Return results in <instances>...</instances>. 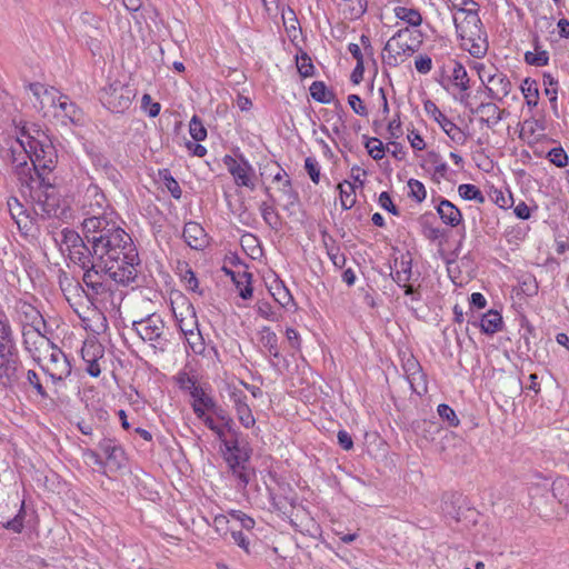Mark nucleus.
<instances>
[{
  "instance_id": "f257e3e1",
  "label": "nucleus",
  "mask_w": 569,
  "mask_h": 569,
  "mask_svg": "<svg viewBox=\"0 0 569 569\" xmlns=\"http://www.w3.org/2000/svg\"><path fill=\"white\" fill-rule=\"evenodd\" d=\"M30 90L40 103V109L52 108L53 117L61 124L79 126L83 123V112L70 98L61 93L58 89L47 88L41 83H31Z\"/></svg>"
},
{
  "instance_id": "f03ea898",
  "label": "nucleus",
  "mask_w": 569,
  "mask_h": 569,
  "mask_svg": "<svg viewBox=\"0 0 569 569\" xmlns=\"http://www.w3.org/2000/svg\"><path fill=\"white\" fill-rule=\"evenodd\" d=\"M19 368L11 326L7 319L0 318V389L11 387L18 381Z\"/></svg>"
},
{
  "instance_id": "7ed1b4c3",
  "label": "nucleus",
  "mask_w": 569,
  "mask_h": 569,
  "mask_svg": "<svg viewBox=\"0 0 569 569\" xmlns=\"http://www.w3.org/2000/svg\"><path fill=\"white\" fill-rule=\"evenodd\" d=\"M30 197L34 201V212L41 214L42 218L63 219L67 217V207L64 201L60 199L56 188L44 182V178H40L32 187H27Z\"/></svg>"
},
{
  "instance_id": "20e7f679",
  "label": "nucleus",
  "mask_w": 569,
  "mask_h": 569,
  "mask_svg": "<svg viewBox=\"0 0 569 569\" xmlns=\"http://www.w3.org/2000/svg\"><path fill=\"white\" fill-rule=\"evenodd\" d=\"M9 147L3 150V160L11 163L17 179L21 187H32V183L39 179L36 168L31 162V152L26 144L24 139H14L8 142Z\"/></svg>"
},
{
  "instance_id": "39448f33",
  "label": "nucleus",
  "mask_w": 569,
  "mask_h": 569,
  "mask_svg": "<svg viewBox=\"0 0 569 569\" xmlns=\"http://www.w3.org/2000/svg\"><path fill=\"white\" fill-rule=\"evenodd\" d=\"M223 459L239 480V486L244 489L250 482V468L248 462L251 457V448L247 443H240L238 439L223 440L221 448Z\"/></svg>"
},
{
  "instance_id": "423d86ee",
  "label": "nucleus",
  "mask_w": 569,
  "mask_h": 569,
  "mask_svg": "<svg viewBox=\"0 0 569 569\" xmlns=\"http://www.w3.org/2000/svg\"><path fill=\"white\" fill-rule=\"evenodd\" d=\"M173 380L182 392L189 393L192 398L191 408L197 418H203L206 409L216 408L214 399L199 385L197 376L181 370Z\"/></svg>"
},
{
  "instance_id": "0eeeda50",
  "label": "nucleus",
  "mask_w": 569,
  "mask_h": 569,
  "mask_svg": "<svg viewBox=\"0 0 569 569\" xmlns=\"http://www.w3.org/2000/svg\"><path fill=\"white\" fill-rule=\"evenodd\" d=\"M108 279L121 286H130L137 283L138 274L140 272L141 262L138 250L136 249V257L131 260L129 250H124L119 254V258L107 262Z\"/></svg>"
},
{
  "instance_id": "6e6552de",
  "label": "nucleus",
  "mask_w": 569,
  "mask_h": 569,
  "mask_svg": "<svg viewBox=\"0 0 569 569\" xmlns=\"http://www.w3.org/2000/svg\"><path fill=\"white\" fill-rule=\"evenodd\" d=\"M132 330L152 348L163 352L168 347L164 337V321L158 315H150L141 320L132 322Z\"/></svg>"
},
{
  "instance_id": "1a4fd4ad",
  "label": "nucleus",
  "mask_w": 569,
  "mask_h": 569,
  "mask_svg": "<svg viewBox=\"0 0 569 569\" xmlns=\"http://www.w3.org/2000/svg\"><path fill=\"white\" fill-rule=\"evenodd\" d=\"M98 243L92 246L94 249L96 259L103 262H111V260L119 258V254L124 250H129L131 260L136 257V246L132 238L127 232L111 234L108 239L96 240Z\"/></svg>"
},
{
  "instance_id": "9d476101",
  "label": "nucleus",
  "mask_w": 569,
  "mask_h": 569,
  "mask_svg": "<svg viewBox=\"0 0 569 569\" xmlns=\"http://www.w3.org/2000/svg\"><path fill=\"white\" fill-rule=\"evenodd\" d=\"M112 214L113 213L110 212L102 216H90L83 220L82 226L86 239L91 247L98 243L96 240L108 239L111 233L113 236L120 232H126L112 219Z\"/></svg>"
},
{
  "instance_id": "9b49d317",
  "label": "nucleus",
  "mask_w": 569,
  "mask_h": 569,
  "mask_svg": "<svg viewBox=\"0 0 569 569\" xmlns=\"http://www.w3.org/2000/svg\"><path fill=\"white\" fill-rule=\"evenodd\" d=\"M28 147L37 177L43 178L44 172H50L56 167L58 159L57 150L49 137H43L42 140L30 141Z\"/></svg>"
},
{
  "instance_id": "f8f14e48",
  "label": "nucleus",
  "mask_w": 569,
  "mask_h": 569,
  "mask_svg": "<svg viewBox=\"0 0 569 569\" xmlns=\"http://www.w3.org/2000/svg\"><path fill=\"white\" fill-rule=\"evenodd\" d=\"M107 266L108 263L97 259V262L89 264L86 269H82L84 271L82 280L86 287L90 290L89 292H86L89 300H93L98 296L110 292V288L106 282V278H108Z\"/></svg>"
},
{
  "instance_id": "ddd939ff",
  "label": "nucleus",
  "mask_w": 569,
  "mask_h": 569,
  "mask_svg": "<svg viewBox=\"0 0 569 569\" xmlns=\"http://www.w3.org/2000/svg\"><path fill=\"white\" fill-rule=\"evenodd\" d=\"M410 36L408 28L398 30L385 44L383 62L390 67L398 66L399 56H411L416 52L418 46L409 43L407 37Z\"/></svg>"
},
{
  "instance_id": "4468645a",
  "label": "nucleus",
  "mask_w": 569,
  "mask_h": 569,
  "mask_svg": "<svg viewBox=\"0 0 569 569\" xmlns=\"http://www.w3.org/2000/svg\"><path fill=\"white\" fill-rule=\"evenodd\" d=\"M40 328L34 325H24L22 328L23 346L38 363L54 347V343L41 333Z\"/></svg>"
},
{
  "instance_id": "2eb2a0df",
  "label": "nucleus",
  "mask_w": 569,
  "mask_h": 569,
  "mask_svg": "<svg viewBox=\"0 0 569 569\" xmlns=\"http://www.w3.org/2000/svg\"><path fill=\"white\" fill-rule=\"evenodd\" d=\"M100 101L112 112H123L131 106V90L120 82L110 83L101 90Z\"/></svg>"
},
{
  "instance_id": "dca6fc26",
  "label": "nucleus",
  "mask_w": 569,
  "mask_h": 569,
  "mask_svg": "<svg viewBox=\"0 0 569 569\" xmlns=\"http://www.w3.org/2000/svg\"><path fill=\"white\" fill-rule=\"evenodd\" d=\"M223 164L229 173L233 177L234 183L238 187H247L251 190L254 189L253 176L254 169L243 154L232 157L226 154L222 159Z\"/></svg>"
},
{
  "instance_id": "f3484780",
  "label": "nucleus",
  "mask_w": 569,
  "mask_h": 569,
  "mask_svg": "<svg viewBox=\"0 0 569 569\" xmlns=\"http://www.w3.org/2000/svg\"><path fill=\"white\" fill-rule=\"evenodd\" d=\"M50 363L41 367L53 383L64 381L71 375V363L64 352L54 346L48 353Z\"/></svg>"
},
{
  "instance_id": "a211bd4d",
  "label": "nucleus",
  "mask_w": 569,
  "mask_h": 569,
  "mask_svg": "<svg viewBox=\"0 0 569 569\" xmlns=\"http://www.w3.org/2000/svg\"><path fill=\"white\" fill-rule=\"evenodd\" d=\"M423 107L425 111L441 127L445 133L452 141L459 144H465L467 140L466 133L446 114H443L433 101L427 100Z\"/></svg>"
},
{
  "instance_id": "6ab92c4d",
  "label": "nucleus",
  "mask_w": 569,
  "mask_h": 569,
  "mask_svg": "<svg viewBox=\"0 0 569 569\" xmlns=\"http://www.w3.org/2000/svg\"><path fill=\"white\" fill-rule=\"evenodd\" d=\"M453 22L458 34L471 36L473 34L472 31L482 29L481 19L477 9L473 8H459L453 17Z\"/></svg>"
},
{
  "instance_id": "aec40b11",
  "label": "nucleus",
  "mask_w": 569,
  "mask_h": 569,
  "mask_svg": "<svg viewBox=\"0 0 569 569\" xmlns=\"http://www.w3.org/2000/svg\"><path fill=\"white\" fill-rule=\"evenodd\" d=\"M7 206L19 231L23 236H32L34 230V220L27 213L23 204L17 198L11 197L8 199Z\"/></svg>"
},
{
  "instance_id": "412c9836",
  "label": "nucleus",
  "mask_w": 569,
  "mask_h": 569,
  "mask_svg": "<svg viewBox=\"0 0 569 569\" xmlns=\"http://www.w3.org/2000/svg\"><path fill=\"white\" fill-rule=\"evenodd\" d=\"M172 311L182 333L190 332L191 329H198L199 323L196 309L189 300L183 298L177 307L172 306Z\"/></svg>"
},
{
  "instance_id": "4be33fe9",
  "label": "nucleus",
  "mask_w": 569,
  "mask_h": 569,
  "mask_svg": "<svg viewBox=\"0 0 569 569\" xmlns=\"http://www.w3.org/2000/svg\"><path fill=\"white\" fill-rule=\"evenodd\" d=\"M486 92L489 99L502 101L512 88L511 81L502 72H495L493 74L487 76Z\"/></svg>"
},
{
  "instance_id": "5701e85b",
  "label": "nucleus",
  "mask_w": 569,
  "mask_h": 569,
  "mask_svg": "<svg viewBox=\"0 0 569 569\" xmlns=\"http://www.w3.org/2000/svg\"><path fill=\"white\" fill-rule=\"evenodd\" d=\"M100 450L106 456V465L111 470H119L124 466L126 456L124 451L114 440L109 438H102L98 443Z\"/></svg>"
},
{
  "instance_id": "b1692460",
  "label": "nucleus",
  "mask_w": 569,
  "mask_h": 569,
  "mask_svg": "<svg viewBox=\"0 0 569 569\" xmlns=\"http://www.w3.org/2000/svg\"><path fill=\"white\" fill-rule=\"evenodd\" d=\"M473 34L466 36L463 33H459L458 36L461 39V47L467 50L475 58H482L486 56L488 51V41L486 32L480 29L478 31H472Z\"/></svg>"
},
{
  "instance_id": "393cba45",
  "label": "nucleus",
  "mask_w": 569,
  "mask_h": 569,
  "mask_svg": "<svg viewBox=\"0 0 569 569\" xmlns=\"http://www.w3.org/2000/svg\"><path fill=\"white\" fill-rule=\"evenodd\" d=\"M469 110L473 114H480V122L490 129L495 128L505 114V110L492 102H481L476 108L470 107Z\"/></svg>"
},
{
  "instance_id": "a878e982",
  "label": "nucleus",
  "mask_w": 569,
  "mask_h": 569,
  "mask_svg": "<svg viewBox=\"0 0 569 569\" xmlns=\"http://www.w3.org/2000/svg\"><path fill=\"white\" fill-rule=\"evenodd\" d=\"M84 198V207H88V217L107 214L108 202L106 196L97 186L90 184Z\"/></svg>"
},
{
  "instance_id": "bb28decb",
  "label": "nucleus",
  "mask_w": 569,
  "mask_h": 569,
  "mask_svg": "<svg viewBox=\"0 0 569 569\" xmlns=\"http://www.w3.org/2000/svg\"><path fill=\"white\" fill-rule=\"evenodd\" d=\"M436 209L445 224L455 228L462 222L461 211L451 201L441 199Z\"/></svg>"
},
{
  "instance_id": "cd10ccee",
  "label": "nucleus",
  "mask_w": 569,
  "mask_h": 569,
  "mask_svg": "<svg viewBox=\"0 0 569 569\" xmlns=\"http://www.w3.org/2000/svg\"><path fill=\"white\" fill-rule=\"evenodd\" d=\"M231 398L233 400L237 417H238L240 423L244 428L253 427L256 423V419L251 412L249 405L247 403V396L240 391V392H233Z\"/></svg>"
},
{
  "instance_id": "c85d7f7f",
  "label": "nucleus",
  "mask_w": 569,
  "mask_h": 569,
  "mask_svg": "<svg viewBox=\"0 0 569 569\" xmlns=\"http://www.w3.org/2000/svg\"><path fill=\"white\" fill-rule=\"evenodd\" d=\"M259 342L261 343L263 350H266L270 357L273 359L280 358V350L278 345V336L274 331L271 330L270 327L263 326L259 332Z\"/></svg>"
},
{
  "instance_id": "c756f323",
  "label": "nucleus",
  "mask_w": 569,
  "mask_h": 569,
  "mask_svg": "<svg viewBox=\"0 0 569 569\" xmlns=\"http://www.w3.org/2000/svg\"><path fill=\"white\" fill-rule=\"evenodd\" d=\"M53 240L62 253H70L84 242L77 231L69 228H64L60 233V238H53Z\"/></svg>"
},
{
  "instance_id": "7c9ffc66",
  "label": "nucleus",
  "mask_w": 569,
  "mask_h": 569,
  "mask_svg": "<svg viewBox=\"0 0 569 569\" xmlns=\"http://www.w3.org/2000/svg\"><path fill=\"white\" fill-rule=\"evenodd\" d=\"M204 229L197 222H188L183 228V238L192 249H200L204 246Z\"/></svg>"
},
{
  "instance_id": "2f4dec72",
  "label": "nucleus",
  "mask_w": 569,
  "mask_h": 569,
  "mask_svg": "<svg viewBox=\"0 0 569 569\" xmlns=\"http://www.w3.org/2000/svg\"><path fill=\"white\" fill-rule=\"evenodd\" d=\"M68 256L81 269H86L89 264L97 262L94 249L92 247L90 249L84 242L68 253Z\"/></svg>"
},
{
  "instance_id": "473e14b6",
  "label": "nucleus",
  "mask_w": 569,
  "mask_h": 569,
  "mask_svg": "<svg viewBox=\"0 0 569 569\" xmlns=\"http://www.w3.org/2000/svg\"><path fill=\"white\" fill-rule=\"evenodd\" d=\"M502 317L498 311L489 310L485 313L480 321V328L482 332L487 335H493L501 330Z\"/></svg>"
},
{
  "instance_id": "72a5a7b5",
  "label": "nucleus",
  "mask_w": 569,
  "mask_h": 569,
  "mask_svg": "<svg viewBox=\"0 0 569 569\" xmlns=\"http://www.w3.org/2000/svg\"><path fill=\"white\" fill-rule=\"evenodd\" d=\"M263 221L274 231L280 230L282 226L281 218L277 212L273 202H262L259 207Z\"/></svg>"
},
{
  "instance_id": "f704fd0d",
  "label": "nucleus",
  "mask_w": 569,
  "mask_h": 569,
  "mask_svg": "<svg viewBox=\"0 0 569 569\" xmlns=\"http://www.w3.org/2000/svg\"><path fill=\"white\" fill-rule=\"evenodd\" d=\"M415 432L427 440H432L440 431V425L433 420L421 419L413 422Z\"/></svg>"
},
{
  "instance_id": "c9c22d12",
  "label": "nucleus",
  "mask_w": 569,
  "mask_h": 569,
  "mask_svg": "<svg viewBox=\"0 0 569 569\" xmlns=\"http://www.w3.org/2000/svg\"><path fill=\"white\" fill-rule=\"evenodd\" d=\"M232 281L242 299L247 300L252 297L251 273L247 271L232 273Z\"/></svg>"
},
{
  "instance_id": "e433bc0d",
  "label": "nucleus",
  "mask_w": 569,
  "mask_h": 569,
  "mask_svg": "<svg viewBox=\"0 0 569 569\" xmlns=\"http://www.w3.org/2000/svg\"><path fill=\"white\" fill-rule=\"evenodd\" d=\"M393 12L398 19L411 27H419L422 23L421 13L417 9L398 6L393 9Z\"/></svg>"
},
{
  "instance_id": "4c0bfd02",
  "label": "nucleus",
  "mask_w": 569,
  "mask_h": 569,
  "mask_svg": "<svg viewBox=\"0 0 569 569\" xmlns=\"http://www.w3.org/2000/svg\"><path fill=\"white\" fill-rule=\"evenodd\" d=\"M340 191V202L345 210L351 209L356 204V186L347 180L338 184Z\"/></svg>"
},
{
  "instance_id": "58836bf2",
  "label": "nucleus",
  "mask_w": 569,
  "mask_h": 569,
  "mask_svg": "<svg viewBox=\"0 0 569 569\" xmlns=\"http://www.w3.org/2000/svg\"><path fill=\"white\" fill-rule=\"evenodd\" d=\"M451 79L453 84L461 91H467L470 88V79L468 72L459 61H453Z\"/></svg>"
},
{
  "instance_id": "ea45409f",
  "label": "nucleus",
  "mask_w": 569,
  "mask_h": 569,
  "mask_svg": "<svg viewBox=\"0 0 569 569\" xmlns=\"http://www.w3.org/2000/svg\"><path fill=\"white\" fill-rule=\"evenodd\" d=\"M309 91L312 99L320 103H330L335 97L331 91H328L325 82L322 81L312 82Z\"/></svg>"
},
{
  "instance_id": "a19ab883",
  "label": "nucleus",
  "mask_w": 569,
  "mask_h": 569,
  "mask_svg": "<svg viewBox=\"0 0 569 569\" xmlns=\"http://www.w3.org/2000/svg\"><path fill=\"white\" fill-rule=\"evenodd\" d=\"M397 271L393 274V280L401 286V283H407L411 278V268H412V261L410 258L406 259L405 257L401 258L400 262L398 263L396 261Z\"/></svg>"
},
{
  "instance_id": "79ce46f5",
  "label": "nucleus",
  "mask_w": 569,
  "mask_h": 569,
  "mask_svg": "<svg viewBox=\"0 0 569 569\" xmlns=\"http://www.w3.org/2000/svg\"><path fill=\"white\" fill-rule=\"evenodd\" d=\"M521 91L527 100L528 106H537L539 89L536 80L526 78L521 84Z\"/></svg>"
},
{
  "instance_id": "37998d69",
  "label": "nucleus",
  "mask_w": 569,
  "mask_h": 569,
  "mask_svg": "<svg viewBox=\"0 0 569 569\" xmlns=\"http://www.w3.org/2000/svg\"><path fill=\"white\" fill-rule=\"evenodd\" d=\"M187 343L196 355H202L206 350L204 340L198 329H191L190 332H183Z\"/></svg>"
},
{
  "instance_id": "c03bdc74",
  "label": "nucleus",
  "mask_w": 569,
  "mask_h": 569,
  "mask_svg": "<svg viewBox=\"0 0 569 569\" xmlns=\"http://www.w3.org/2000/svg\"><path fill=\"white\" fill-rule=\"evenodd\" d=\"M458 193L459 196L465 200H473L478 203L485 202V196L482 194L481 190L470 183H462L458 187Z\"/></svg>"
},
{
  "instance_id": "a18cd8bd",
  "label": "nucleus",
  "mask_w": 569,
  "mask_h": 569,
  "mask_svg": "<svg viewBox=\"0 0 569 569\" xmlns=\"http://www.w3.org/2000/svg\"><path fill=\"white\" fill-rule=\"evenodd\" d=\"M48 134L36 123L26 124L20 130V137L18 139H24L26 144H30V141L42 140Z\"/></svg>"
},
{
  "instance_id": "49530a36",
  "label": "nucleus",
  "mask_w": 569,
  "mask_h": 569,
  "mask_svg": "<svg viewBox=\"0 0 569 569\" xmlns=\"http://www.w3.org/2000/svg\"><path fill=\"white\" fill-rule=\"evenodd\" d=\"M425 162L433 167L435 173L445 178L448 172V164L442 160L441 156L436 151H429L426 154Z\"/></svg>"
},
{
  "instance_id": "de8ad7c7",
  "label": "nucleus",
  "mask_w": 569,
  "mask_h": 569,
  "mask_svg": "<svg viewBox=\"0 0 569 569\" xmlns=\"http://www.w3.org/2000/svg\"><path fill=\"white\" fill-rule=\"evenodd\" d=\"M535 52L527 51L525 53V61L535 67H543L549 63V53L546 50H539L538 43L536 42Z\"/></svg>"
},
{
  "instance_id": "09e8293b",
  "label": "nucleus",
  "mask_w": 569,
  "mask_h": 569,
  "mask_svg": "<svg viewBox=\"0 0 569 569\" xmlns=\"http://www.w3.org/2000/svg\"><path fill=\"white\" fill-rule=\"evenodd\" d=\"M407 380L413 392L421 396L427 392V380L422 368L407 377Z\"/></svg>"
},
{
  "instance_id": "8fccbe9b",
  "label": "nucleus",
  "mask_w": 569,
  "mask_h": 569,
  "mask_svg": "<svg viewBox=\"0 0 569 569\" xmlns=\"http://www.w3.org/2000/svg\"><path fill=\"white\" fill-rule=\"evenodd\" d=\"M272 290L274 300L282 307H288L291 302H293V298L283 282H277L274 287H272Z\"/></svg>"
},
{
  "instance_id": "3c124183",
  "label": "nucleus",
  "mask_w": 569,
  "mask_h": 569,
  "mask_svg": "<svg viewBox=\"0 0 569 569\" xmlns=\"http://www.w3.org/2000/svg\"><path fill=\"white\" fill-rule=\"evenodd\" d=\"M160 177L163 180V183L168 191L171 193V196L174 199H180L182 194V190L178 183V181L171 176L170 171L168 169H164L163 171H160Z\"/></svg>"
},
{
  "instance_id": "603ef678",
  "label": "nucleus",
  "mask_w": 569,
  "mask_h": 569,
  "mask_svg": "<svg viewBox=\"0 0 569 569\" xmlns=\"http://www.w3.org/2000/svg\"><path fill=\"white\" fill-rule=\"evenodd\" d=\"M26 380H27V385L32 387L39 397H41L42 399L49 398V395H48L44 386L41 383V380L34 370L27 371Z\"/></svg>"
},
{
  "instance_id": "864d4df0",
  "label": "nucleus",
  "mask_w": 569,
  "mask_h": 569,
  "mask_svg": "<svg viewBox=\"0 0 569 569\" xmlns=\"http://www.w3.org/2000/svg\"><path fill=\"white\" fill-rule=\"evenodd\" d=\"M279 190L288 201V203L284 206V209H289L290 206H295L299 202V194L296 190H293L290 178H287L282 181Z\"/></svg>"
},
{
  "instance_id": "5fc2aeb1",
  "label": "nucleus",
  "mask_w": 569,
  "mask_h": 569,
  "mask_svg": "<svg viewBox=\"0 0 569 569\" xmlns=\"http://www.w3.org/2000/svg\"><path fill=\"white\" fill-rule=\"evenodd\" d=\"M189 132L192 139L197 142L207 138V129L197 116H193L190 120Z\"/></svg>"
},
{
  "instance_id": "6e6d98bb",
  "label": "nucleus",
  "mask_w": 569,
  "mask_h": 569,
  "mask_svg": "<svg viewBox=\"0 0 569 569\" xmlns=\"http://www.w3.org/2000/svg\"><path fill=\"white\" fill-rule=\"evenodd\" d=\"M366 148L370 157L375 160H381L385 157L383 143L378 138H368Z\"/></svg>"
},
{
  "instance_id": "4d7b16f0",
  "label": "nucleus",
  "mask_w": 569,
  "mask_h": 569,
  "mask_svg": "<svg viewBox=\"0 0 569 569\" xmlns=\"http://www.w3.org/2000/svg\"><path fill=\"white\" fill-rule=\"evenodd\" d=\"M437 411H438L439 417L442 420L448 422L449 427H458L459 426V423H460L459 418L457 417L455 410L451 407H449L448 405H446V403L439 405Z\"/></svg>"
},
{
  "instance_id": "13d9d810",
  "label": "nucleus",
  "mask_w": 569,
  "mask_h": 569,
  "mask_svg": "<svg viewBox=\"0 0 569 569\" xmlns=\"http://www.w3.org/2000/svg\"><path fill=\"white\" fill-rule=\"evenodd\" d=\"M21 310L26 318L30 321L29 325H34L36 327L44 326L43 317L33 306L23 303Z\"/></svg>"
},
{
  "instance_id": "bf43d9fd",
  "label": "nucleus",
  "mask_w": 569,
  "mask_h": 569,
  "mask_svg": "<svg viewBox=\"0 0 569 569\" xmlns=\"http://www.w3.org/2000/svg\"><path fill=\"white\" fill-rule=\"evenodd\" d=\"M547 158L552 164H555L558 168H563L568 164V156L561 147L552 148L548 152Z\"/></svg>"
},
{
  "instance_id": "052dcab7",
  "label": "nucleus",
  "mask_w": 569,
  "mask_h": 569,
  "mask_svg": "<svg viewBox=\"0 0 569 569\" xmlns=\"http://www.w3.org/2000/svg\"><path fill=\"white\" fill-rule=\"evenodd\" d=\"M327 254L336 268L341 269L345 267L347 258L340 252V248L338 246H327Z\"/></svg>"
},
{
  "instance_id": "680f3d73",
  "label": "nucleus",
  "mask_w": 569,
  "mask_h": 569,
  "mask_svg": "<svg viewBox=\"0 0 569 569\" xmlns=\"http://www.w3.org/2000/svg\"><path fill=\"white\" fill-rule=\"evenodd\" d=\"M408 186L410 188V197H412L417 202H422L427 197V191L422 182L416 179H410L408 181Z\"/></svg>"
},
{
  "instance_id": "e2e57ef3",
  "label": "nucleus",
  "mask_w": 569,
  "mask_h": 569,
  "mask_svg": "<svg viewBox=\"0 0 569 569\" xmlns=\"http://www.w3.org/2000/svg\"><path fill=\"white\" fill-rule=\"evenodd\" d=\"M305 169L307 173L309 174L311 181L313 183H319L320 181V167L316 158L313 157H307L305 159Z\"/></svg>"
},
{
  "instance_id": "0e129e2a",
  "label": "nucleus",
  "mask_w": 569,
  "mask_h": 569,
  "mask_svg": "<svg viewBox=\"0 0 569 569\" xmlns=\"http://www.w3.org/2000/svg\"><path fill=\"white\" fill-rule=\"evenodd\" d=\"M297 66L298 71L302 77L307 78L313 74L315 67L312 64L310 57L307 53H302L297 59Z\"/></svg>"
},
{
  "instance_id": "69168bd1",
  "label": "nucleus",
  "mask_w": 569,
  "mask_h": 569,
  "mask_svg": "<svg viewBox=\"0 0 569 569\" xmlns=\"http://www.w3.org/2000/svg\"><path fill=\"white\" fill-rule=\"evenodd\" d=\"M231 538L233 542L240 547L246 553H250L249 537L242 530H231Z\"/></svg>"
},
{
  "instance_id": "338daca9",
  "label": "nucleus",
  "mask_w": 569,
  "mask_h": 569,
  "mask_svg": "<svg viewBox=\"0 0 569 569\" xmlns=\"http://www.w3.org/2000/svg\"><path fill=\"white\" fill-rule=\"evenodd\" d=\"M182 280L188 290L197 292L200 296L203 295L202 290L199 289V281L190 268L186 270L184 274L182 276Z\"/></svg>"
},
{
  "instance_id": "774afa93",
  "label": "nucleus",
  "mask_w": 569,
  "mask_h": 569,
  "mask_svg": "<svg viewBox=\"0 0 569 569\" xmlns=\"http://www.w3.org/2000/svg\"><path fill=\"white\" fill-rule=\"evenodd\" d=\"M348 103L355 113L361 117L368 116L367 107L363 104L361 98L358 94H350L348 97Z\"/></svg>"
}]
</instances>
